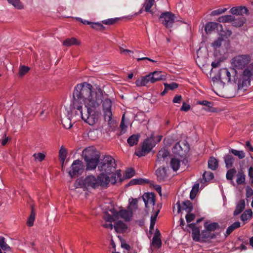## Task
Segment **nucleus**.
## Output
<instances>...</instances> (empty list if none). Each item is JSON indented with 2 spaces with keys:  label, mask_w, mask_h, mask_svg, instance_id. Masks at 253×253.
<instances>
[{
  "label": "nucleus",
  "mask_w": 253,
  "mask_h": 253,
  "mask_svg": "<svg viewBox=\"0 0 253 253\" xmlns=\"http://www.w3.org/2000/svg\"><path fill=\"white\" fill-rule=\"evenodd\" d=\"M226 8H219L216 10H214L211 12V15L215 16L221 14L226 11Z\"/></svg>",
  "instance_id": "nucleus-59"
},
{
  "label": "nucleus",
  "mask_w": 253,
  "mask_h": 253,
  "mask_svg": "<svg viewBox=\"0 0 253 253\" xmlns=\"http://www.w3.org/2000/svg\"><path fill=\"white\" fill-rule=\"evenodd\" d=\"M119 18H110L102 21V23L105 25H113L118 22Z\"/></svg>",
  "instance_id": "nucleus-56"
},
{
  "label": "nucleus",
  "mask_w": 253,
  "mask_h": 253,
  "mask_svg": "<svg viewBox=\"0 0 253 253\" xmlns=\"http://www.w3.org/2000/svg\"><path fill=\"white\" fill-rule=\"evenodd\" d=\"M121 170H117L115 173H113L111 176L112 181L111 182L114 184L116 182V179H121Z\"/></svg>",
  "instance_id": "nucleus-49"
},
{
  "label": "nucleus",
  "mask_w": 253,
  "mask_h": 253,
  "mask_svg": "<svg viewBox=\"0 0 253 253\" xmlns=\"http://www.w3.org/2000/svg\"><path fill=\"white\" fill-rule=\"evenodd\" d=\"M30 70V68L28 66H25L24 65H20L19 67V74L21 77L25 75Z\"/></svg>",
  "instance_id": "nucleus-50"
},
{
  "label": "nucleus",
  "mask_w": 253,
  "mask_h": 253,
  "mask_svg": "<svg viewBox=\"0 0 253 253\" xmlns=\"http://www.w3.org/2000/svg\"><path fill=\"white\" fill-rule=\"evenodd\" d=\"M241 223L239 221H237L229 226L226 231V235H228L231 234L235 229L240 227Z\"/></svg>",
  "instance_id": "nucleus-43"
},
{
  "label": "nucleus",
  "mask_w": 253,
  "mask_h": 253,
  "mask_svg": "<svg viewBox=\"0 0 253 253\" xmlns=\"http://www.w3.org/2000/svg\"><path fill=\"white\" fill-rule=\"evenodd\" d=\"M213 174L211 171H205L203 174V178L206 181H208L213 178Z\"/></svg>",
  "instance_id": "nucleus-52"
},
{
  "label": "nucleus",
  "mask_w": 253,
  "mask_h": 253,
  "mask_svg": "<svg viewBox=\"0 0 253 253\" xmlns=\"http://www.w3.org/2000/svg\"><path fill=\"white\" fill-rule=\"evenodd\" d=\"M215 237V235L211 233L207 229H205L202 231L201 233V241L200 242H205L207 240L213 239Z\"/></svg>",
  "instance_id": "nucleus-23"
},
{
  "label": "nucleus",
  "mask_w": 253,
  "mask_h": 253,
  "mask_svg": "<svg viewBox=\"0 0 253 253\" xmlns=\"http://www.w3.org/2000/svg\"><path fill=\"white\" fill-rule=\"evenodd\" d=\"M218 166V163L215 158L211 157L208 161V167L212 170H216Z\"/></svg>",
  "instance_id": "nucleus-33"
},
{
  "label": "nucleus",
  "mask_w": 253,
  "mask_h": 253,
  "mask_svg": "<svg viewBox=\"0 0 253 253\" xmlns=\"http://www.w3.org/2000/svg\"><path fill=\"white\" fill-rule=\"evenodd\" d=\"M155 145L153 138L150 137L144 141L141 150L135 152V154L139 157L144 156L146 153L150 152Z\"/></svg>",
  "instance_id": "nucleus-8"
},
{
  "label": "nucleus",
  "mask_w": 253,
  "mask_h": 253,
  "mask_svg": "<svg viewBox=\"0 0 253 253\" xmlns=\"http://www.w3.org/2000/svg\"><path fill=\"white\" fill-rule=\"evenodd\" d=\"M139 138V136L138 135L133 134L127 139V143L131 147L136 145L138 142Z\"/></svg>",
  "instance_id": "nucleus-35"
},
{
  "label": "nucleus",
  "mask_w": 253,
  "mask_h": 253,
  "mask_svg": "<svg viewBox=\"0 0 253 253\" xmlns=\"http://www.w3.org/2000/svg\"><path fill=\"white\" fill-rule=\"evenodd\" d=\"M0 248L4 251L9 252L11 251V248L5 242V238L0 237Z\"/></svg>",
  "instance_id": "nucleus-39"
},
{
  "label": "nucleus",
  "mask_w": 253,
  "mask_h": 253,
  "mask_svg": "<svg viewBox=\"0 0 253 253\" xmlns=\"http://www.w3.org/2000/svg\"><path fill=\"white\" fill-rule=\"evenodd\" d=\"M33 157L35 158L36 161L39 162H42L45 158V155L42 153H35L33 155Z\"/></svg>",
  "instance_id": "nucleus-55"
},
{
  "label": "nucleus",
  "mask_w": 253,
  "mask_h": 253,
  "mask_svg": "<svg viewBox=\"0 0 253 253\" xmlns=\"http://www.w3.org/2000/svg\"><path fill=\"white\" fill-rule=\"evenodd\" d=\"M229 152L234 156L238 157L239 159H242L246 156L245 152L243 150H237L234 149H229Z\"/></svg>",
  "instance_id": "nucleus-38"
},
{
  "label": "nucleus",
  "mask_w": 253,
  "mask_h": 253,
  "mask_svg": "<svg viewBox=\"0 0 253 253\" xmlns=\"http://www.w3.org/2000/svg\"><path fill=\"white\" fill-rule=\"evenodd\" d=\"M181 150V147L179 143H177L173 147L172 151L173 153L180 154V150Z\"/></svg>",
  "instance_id": "nucleus-64"
},
{
  "label": "nucleus",
  "mask_w": 253,
  "mask_h": 253,
  "mask_svg": "<svg viewBox=\"0 0 253 253\" xmlns=\"http://www.w3.org/2000/svg\"><path fill=\"white\" fill-rule=\"evenodd\" d=\"M225 167L227 169H230L233 167L234 158L231 155L227 154L223 157Z\"/></svg>",
  "instance_id": "nucleus-30"
},
{
  "label": "nucleus",
  "mask_w": 253,
  "mask_h": 253,
  "mask_svg": "<svg viewBox=\"0 0 253 253\" xmlns=\"http://www.w3.org/2000/svg\"><path fill=\"white\" fill-rule=\"evenodd\" d=\"M251 80H253V63L245 69L239 79L238 81L239 89L249 85Z\"/></svg>",
  "instance_id": "nucleus-4"
},
{
  "label": "nucleus",
  "mask_w": 253,
  "mask_h": 253,
  "mask_svg": "<svg viewBox=\"0 0 253 253\" xmlns=\"http://www.w3.org/2000/svg\"><path fill=\"white\" fill-rule=\"evenodd\" d=\"M103 115L105 121H107L109 124H111L112 119V101L110 99H105L102 100Z\"/></svg>",
  "instance_id": "nucleus-7"
},
{
  "label": "nucleus",
  "mask_w": 253,
  "mask_h": 253,
  "mask_svg": "<svg viewBox=\"0 0 253 253\" xmlns=\"http://www.w3.org/2000/svg\"><path fill=\"white\" fill-rule=\"evenodd\" d=\"M236 176V182L238 185H241L245 183L246 175L242 169L238 171Z\"/></svg>",
  "instance_id": "nucleus-32"
},
{
  "label": "nucleus",
  "mask_w": 253,
  "mask_h": 253,
  "mask_svg": "<svg viewBox=\"0 0 253 253\" xmlns=\"http://www.w3.org/2000/svg\"><path fill=\"white\" fill-rule=\"evenodd\" d=\"M8 2L11 4L14 7L18 9L23 8V5L20 0H7Z\"/></svg>",
  "instance_id": "nucleus-47"
},
{
  "label": "nucleus",
  "mask_w": 253,
  "mask_h": 253,
  "mask_svg": "<svg viewBox=\"0 0 253 253\" xmlns=\"http://www.w3.org/2000/svg\"><path fill=\"white\" fill-rule=\"evenodd\" d=\"M155 0H145V1L143 4L145 7V11L146 12L152 13L151 10V8L154 5Z\"/></svg>",
  "instance_id": "nucleus-44"
},
{
  "label": "nucleus",
  "mask_w": 253,
  "mask_h": 253,
  "mask_svg": "<svg viewBox=\"0 0 253 253\" xmlns=\"http://www.w3.org/2000/svg\"><path fill=\"white\" fill-rule=\"evenodd\" d=\"M230 12L233 15H243L244 14H248L249 10L246 7L240 6L232 7Z\"/></svg>",
  "instance_id": "nucleus-18"
},
{
  "label": "nucleus",
  "mask_w": 253,
  "mask_h": 253,
  "mask_svg": "<svg viewBox=\"0 0 253 253\" xmlns=\"http://www.w3.org/2000/svg\"><path fill=\"white\" fill-rule=\"evenodd\" d=\"M246 20V18L244 17H240L235 19V17L233 16V20L231 21V23L233 26L240 27L244 25Z\"/></svg>",
  "instance_id": "nucleus-31"
},
{
  "label": "nucleus",
  "mask_w": 253,
  "mask_h": 253,
  "mask_svg": "<svg viewBox=\"0 0 253 253\" xmlns=\"http://www.w3.org/2000/svg\"><path fill=\"white\" fill-rule=\"evenodd\" d=\"M151 83H154L157 81L163 80L165 76L162 75V72L160 71H155L150 73Z\"/></svg>",
  "instance_id": "nucleus-21"
},
{
  "label": "nucleus",
  "mask_w": 253,
  "mask_h": 253,
  "mask_svg": "<svg viewBox=\"0 0 253 253\" xmlns=\"http://www.w3.org/2000/svg\"><path fill=\"white\" fill-rule=\"evenodd\" d=\"M36 213L34 211L33 207L31 208V212L30 216L28 218L27 224L29 226H32L34 224V222L35 219Z\"/></svg>",
  "instance_id": "nucleus-45"
},
{
  "label": "nucleus",
  "mask_w": 253,
  "mask_h": 253,
  "mask_svg": "<svg viewBox=\"0 0 253 253\" xmlns=\"http://www.w3.org/2000/svg\"><path fill=\"white\" fill-rule=\"evenodd\" d=\"M83 155L84 160L86 163V169L87 170L94 169L97 166H98L100 157L93 148L89 147L85 149L83 152Z\"/></svg>",
  "instance_id": "nucleus-2"
},
{
  "label": "nucleus",
  "mask_w": 253,
  "mask_h": 253,
  "mask_svg": "<svg viewBox=\"0 0 253 253\" xmlns=\"http://www.w3.org/2000/svg\"><path fill=\"white\" fill-rule=\"evenodd\" d=\"M233 20V16L232 15H224L219 17L218 18L219 22L226 23L228 22H231Z\"/></svg>",
  "instance_id": "nucleus-48"
},
{
  "label": "nucleus",
  "mask_w": 253,
  "mask_h": 253,
  "mask_svg": "<svg viewBox=\"0 0 253 253\" xmlns=\"http://www.w3.org/2000/svg\"><path fill=\"white\" fill-rule=\"evenodd\" d=\"M67 155V151L66 149H65L63 146H61L59 151V157L62 164L64 163L65 159H66Z\"/></svg>",
  "instance_id": "nucleus-40"
},
{
  "label": "nucleus",
  "mask_w": 253,
  "mask_h": 253,
  "mask_svg": "<svg viewBox=\"0 0 253 253\" xmlns=\"http://www.w3.org/2000/svg\"><path fill=\"white\" fill-rule=\"evenodd\" d=\"M98 183L99 186L106 188L110 181V177L106 173L102 172L98 176Z\"/></svg>",
  "instance_id": "nucleus-16"
},
{
  "label": "nucleus",
  "mask_w": 253,
  "mask_h": 253,
  "mask_svg": "<svg viewBox=\"0 0 253 253\" xmlns=\"http://www.w3.org/2000/svg\"><path fill=\"white\" fill-rule=\"evenodd\" d=\"M150 76L148 74L137 80L135 84L137 86H145L148 83H151Z\"/></svg>",
  "instance_id": "nucleus-25"
},
{
  "label": "nucleus",
  "mask_w": 253,
  "mask_h": 253,
  "mask_svg": "<svg viewBox=\"0 0 253 253\" xmlns=\"http://www.w3.org/2000/svg\"><path fill=\"white\" fill-rule=\"evenodd\" d=\"M84 163L80 160H77L73 161L71 166V170L69 171V175L71 177L78 176L82 174L84 170Z\"/></svg>",
  "instance_id": "nucleus-9"
},
{
  "label": "nucleus",
  "mask_w": 253,
  "mask_h": 253,
  "mask_svg": "<svg viewBox=\"0 0 253 253\" xmlns=\"http://www.w3.org/2000/svg\"><path fill=\"white\" fill-rule=\"evenodd\" d=\"M152 245L160 248L162 246V241L160 238L155 235L152 239Z\"/></svg>",
  "instance_id": "nucleus-53"
},
{
  "label": "nucleus",
  "mask_w": 253,
  "mask_h": 253,
  "mask_svg": "<svg viewBox=\"0 0 253 253\" xmlns=\"http://www.w3.org/2000/svg\"><path fill=\"white\" fill-rule=\"evenodd\" d=\"M135 173V171L133 169H127L126 171L125 177L130 178L132 177Z\"/></svg>",
  "instance_id": "nucleus-61"
},
{
  "label": "nucleus",
  "mask_w": 253,
  "mask_h": 253,
  "mask_svg": "<svg viewBox=\"0 0 253 253\" xmlns=\"http://www.w3.org/2000/svg\"><path fill=\"white\" fill-rule=\"evenodd\" d=\"M103 218L106 221L110 222L114 221L117 219L113 216V214L112 215H111L109 213L105 214L103 216Z\"/></svg>",
  "instance_id": "nucleus-60"
},
{
  "label": "nucleus",
  "mask_w": 253,
  "mask_h": 253,
  "mask_svg": "<svg viewBox=\"0 0 253 253\" xmlns=\"http://www.w3.org/2000/svg\"><path fill=\"white\" fill-rule=\"evenodd\" d=\"M222 42L223 39L219 38L211 43V46L213 47L214 49H217L221 46Z\"/></svg>",
  "instance_id": "nucleus-58"
},
{
  "label": "nucleus",
  "mask_w": 253,
  "mask_h": 253,
  "mask_svg": "<svg viewBox=\"0 0 253 253\" xmlns=\"http://www.w3.org/2000/svg\"><path fill=\"white\" fill-rule=\"evenodd\" d=\"M236 172H237V171L235 169L230 168L227 171L226 175L227 179L231 180V182L233 185H235V184H234V181H233V179L234 175L236 173Z\"/></svg>",
  "instance_id": "nucleus-36"
},
{
  "label": "nucleus",
  "mask_w": 253,
  "mask_h": 253,
  "mask_svg": "<svg viewBox=\"0 0 253 253\" xmlns=\"http://www.w3.org/2000/svg\"><path fill=\"white\" fill-rule=\"evenodd\" d=\"M121 128V134H123L125 132L126 129V126L125 125V114L123 115L122 119V121L120 126Z\"/></svg>",
  "instance_id": "nucleus-63"
},
{
  "label": "nucleus",
  "mask_w": 253,
  "mask_h": 253,
  "mask_svg": "<svg viewBox=\"0 0 253 253\" xmlns=\"http://www.w3.org/2000/svg\"><path fill=\"white\" fill-rule=\"evenodd\" d=\"M169 155V152L165 149H162L159 151L157 155V164H161V162H164L165 159Z\"/></svg>",
  "instance_id": "nucleus-24"
},
{
  "label": "nucleus",
  "mask_w": 253,
  "mask_h": 253,
  "mask_svg": "<svg viewBox=\"0 0 253 253\" xmlns=\"http://www.w3.org/2000/svg\"><path fill=\"white\" fill-rule=\"evenodd\" d=\"M251 57L249 55H240L234 57L232 60L234 67L238 69H243L251 61Z\"/></svg>",
  "instance_id": "nucleus-6"
},
{
  "label": "nucleus",
  "mask_w": 253,
  "mask_h": 253,
  "mask_svg": "<svg viewBox=\"0 0 253 253\" xmlns=\"http://www.w3.org/2000/svg\"><path fill=\"white\" fill-rule=\"evenodd\" d=\"M82 119L90 126L94 125L98 120L97 110L89 111L87 110V113L82 115Z\"/></svg>",
  "instance_id": "nucleus-11"
},
{
  "label": "nucleus",
  "mask_w": 253,
  "mask_h": 253,
  "mask_svg": "<svg viewBox=\"0 0 253 253\" xmlns=\"http://www.w3.org/2000/svg\"><path fill=\"white\" fill-rule=\"evenodd\" d=\"M245 208V201L244 199L240 200L237 204L236 209L233 212L234 215L240 214Z\"/></svg>",
  "instance_id": "nucleus-26"
},
{
  "label": "nucleus",
  "mask_w": 253,
  "mask_h": 253,
  "mask_svg": "<svg viewBox=\"0 0 253 253\" xmlns=\"http://www.w3.org/2000/svg\"><path fill=\"white\" fill-rule=\"evenodd\" d=\"M204 227L205 229H207L211 232L214 231L219 228V226L216 222L208 224V222H206L204 223Z\"/></svg>",
  "instance_id": "nucleus-34"
},
{
  "label": "nucleus",
  "mask_w": 253,
  "mask_h": 253,
  "mask_svg": "<svg viewBox=\"0 0 253 253\" xmlns=\"http://www.w3.org/2000/svg\"><path fill=\"white\" fill-rule=\"evenodd\" d=\"M176 205L178 213L181 211H185L187 212H190L193 210V205L192 203L188 200L182 201L181 203L179 201H178Z\"/></svg>",
  "instance_id": "nucleus-14"
},
{
  "label": "nucleus",
  "mask_w": 253,
  "mask_h": 253,
  "mask_svg": "<svg viewBox=\"0 0 253 253\" xmlns=\"http://www.w3.org/2000/svg\"><path fill=\"white\" fill-rule=\"evenodd\" d=\"M142 198L146 208L154 206L155 199L154 194L150 193H144L142 196Z\"/></svg>",
  "instance_id": "nucleus-15"
},
{
  "label": "nucleus",
  "mask_w": 253,
  "mask_h": 253,
  "mask_svg": "<svg viewBox=\"0 0 253 253\" xmlns=\"http://www.w3.org/2000/svg\"><path fill=\"white\" fill-rule=\"evenodd\" d=\"M148 180L143 178H135L131 180L127 184V186L142 184L144 183H147Z\"/></svg>",
  "instance_id": "nucleus-41"
},
{
  "label": "nucleus",
  "mask_w": 253,
  "mask_h": 253,
  "mask_svg": "<svg viewBox=\"0 0 253 253\" xmlns=\"http://www.w3.org/2000/svg\"><path fill=\"white\" fill-rule=\"evenodd\" d=\"M73 107L75 109H76L79 111L81 117L83 115V106H82V98H77V97L74 96V91L73 92Z\"/></svg>",
  "instance_id": "nucleus-20"
},
{
  "label": "nucleus",
  "mask_w": 253,
  "mask_h": 253,
  "mask_svg": "<svg viewBox=\"0 0 253 253\" xmlns=\"http://www.w3.org/2000/svg\"><path fill=\"white\" fill-rule=\"evenodd\" d=\"M92 86L87 83L78 84L74 89V96L82 98L87 110H97L102 102L103 95L101 92L92 90Z\"/></svg>",
  "instance_id": "nucleus-1"
},
{
  "label": "nucleus",
  "mask_w": 253,
  "mask_h": 253,
  "mask_svg": "<svg viewBox=\"0 0 253 253\" xmlns=\"http://www.w3.org/2000/svg\"><path fill=\"white\" fill-rule=\"evenodd\" d=\"M74 187L75 188H85L84 179H77L74 183Z\"/></svg>",
  "instance_id": "nucleus-51"
},
{
  "label": "nucleus",
  "mask_w": 253,
  "mask_h": 253,
  "mask_svg": "<svg viewBox=\"0 0 253 253\" xmlns=\"http://www.w3.org/2000/svg\"><path fill=\"white\" fill-rule=\"evenodd\" d=\"M165 90H173L178 87V84L175 83H172L171 84H165Z\"/></svg>",
  "instance_id": "nucleus-57"
},
{
  "label": "nucleus",
  "mask_w": 253,
  "mask_h": 253,
  "mask_svg": "<svg viewBox=\"0 0 253 253\" xmlns=\"http://www.w3.org/2000/svg\"><path fill=\"white\" fill-rule=\"evenodd\" d=\"M195 218V215L194 213H192L190 212H187V214L185 216V218L186 222L187 223H190L192 221H193Z\"/></svg>",
  "instance_id": "nucleus-62"
},
{
  "label": "nucleus",
  "mask_w": 253,
  "mask_h": 253,
  "mask_svg": "<svg viewBox=\"0 0 253 253\" xmlns=\"http://www.w3.org/2000/svg\"><path fill=\"white\" fill-rule=\"evenodd\" d=\"M81 42L75 38H68L64 40L63 42V45L66 46H71L72 45H80Z\"/></svg>",
  "instance_id": "nucleus-27"
},
{
  "label": "nucleus",
  "mask_w": 253,
  "mask_h": 253,
  "mask_svg": "<svg viewBox=\"0 0 253 253\" xmlns=\"http://www.w3.org/2000/svg\"><path fill=\"white\" fill-rule=\"evenodd\" d=\"M218 26H220L221 27H222L221 25L219 24L216 22H209L206 24L205 27V31L207 34L210 33L212 31L217 28Z\"/></svg>",
  "instance_id": "nucleus-28"
},
{
  "label": "nucleus",
  "mask_w": 253,
  "mask_h": 253,
  "mask_svg": "<svg viewBox=\"0 0 253 253\" xmlns=\"http://www.w3.org/2000/svg\"><path fill=\"white\" fill-rule=\"evenodd\" d=\"M174 14L170 12L162 13L160 16V19L162 20V24L167 28H171L174 21Z\"/></svg>",
  "instance_id": "nucleus-12"
},
{
  "label": "nucleus",
  "mask_w": 253,
  "mask_h": 253,
  "mask_svg": "<svg viewBox=\"0 0 253 253\" xmlns=\"http://www.w3.org/2000/svg\"><path fill=\"white\" fill-rule=\"evenodd\" d=\"M85 188L96 189L99 187L98 179L95 176L90 175L84 178Z\"/></svg>",
  "instance_id": "nucleus-13"
},
{
  "label": "nucleus",
  "mask_w": 253,
  "mask_h": 253,
  "mask_svg": "<svg viewBox=\"0 0 253 253\" xmlns=\"http://www.w3.org/2000/svg\"><path fill=\"white\" fill-rule=\"evenodd\" d=\"M156 174L158 180L160 182L166 181L168 178V174L165 168L158 169L156 171Z\"/></svg>",
  "instance_id": "nucleus-19"
},
{
  "label": "nucleus",
  "mask_w": 253,
  "mask_h": 253,
  "mask_svg": "<svg viewBox=\"0 0 253 253\" xmlns=\"http://www.w3.org/2000/svg\"><path fill=\"white\" fill-rule=\"evenodd\" d=\"M90 27L92 28L97 30H102L105 28L104 26L101 23L99 22H91Z\"/></svg>",
  "instance_id": "nucleus-54"
},
{
  "label": "nucleus",
  "mask_w": 253,
  "mask_h": 253,
  "mask_svg": "<svg viewBox=\"0 0 253 253\" xmlns=\"http://www.w3.org/2000/svg\"><path fill=\"white\" fill-rule=\"evenodd\" d=\"M110 211L116 218L118 219L119 217H121L126 221H129L132 216V212L130 210L124 209L118 211L114 209H113L110 210Z\"/></svg>",
  "instance_id": "nucleus-10"
},
{
  "label": "nucleus",
  "mask_w": 253,
  "mask_h": 253,
  "mask_svg": "<svg viewBox=\"0 0 253 253\" xmlns=\"http://www.w3.org/2000/svg\"><path fill=\"white\" fill-rule=\"evenodd\" d=\"M170 167L174 171H176L180 167V162L176 158L171 159L170 163Z\"/></svg>",
  "instance_id": "nucleus-37"
},
{
  "label": "nucleus",
  "mask_w": 253,
  "mask_h": 253,
  "mask_svg": "<svg viewBox=\"0 0 253 253\" xmlns=\"http://www.w3.org/2000/svg\"><path fill=\"white\" fill-rule=\"evenodd\" d=\"M195 223L188 224V226L192 229V235L193 240L196 242L201 241V234L200 229L195 226Z\"/></svg>",
  "instance_id": "nucleus-17"
},
{
  "label": "nucleus",
  "mask_w": 253,
  "mask_h": 253,
  "mask_svg": "<svg viewBox=\"0 0 253 253\" xmlns=\"http://www.w3.org/2000/svg\"><path fill=\"white\" fill-rule=\"evenodd\" d=\"M253 214L252 211L251 209L246 210L241 215V220L245 221L251 218Z\"/></svg>",
  "instance_id": "nucleus-42"
},
{
  "label": "nucleus",
  "mask_w": 253,
  "mask_h": 253,
  "mask_svg": "<svg viewBox=\"0 0 253 253\" xmlns=\"http://www.w3.org/2000/svg\"><path fill=\"white\" fill-rule=\"evenodd\" d=\"M218 77L222 82H233L238 83L239 80L237 76V71L234 68H230L229 69L224 68L220 69L218 73Z\"/></svg>",
  "instance_id": "nucleus-3"
},
{
  "label": "nucleus",
  "mask_w": 253,
  "mask_h": 253,
  "mask_svg": "<svg viewBox=\"0 0 253 253\" xmlns=\"http://www.w3.org/2000/svg\"><path fill=\"white\" fill-rule=\"evenodd\" d=\"M115 166L114 159L111 156H107L98 163V169L99 171L108 174L115 169Z\"/></svg>",
  "instance_id": "nucleus-5"
},
{
  "label": "nucleus",
  "mask_w": 253,
  "mask_h": 253,
  "mask_svg": "<svg viewBox=\"0 0 253 253\" xmlns=\"http://www.w3.org/2000/svg\"><path fill=\"white\" fill-rule=\"evenodd\" d=\"M62 124L63 126L66 129H69L72 126V124L71 119L68 117H65L61 120Z\"/></svg>",
  "instance_id": "nucleus-46"
},
{
  "label": "nucleus",
  "mask_w": 253,
  "mask_h": 253,
  "mask_svg": "<svg viewBox=\"0 0 253 253\" xmlns=\"http://www.w3.org/2000/svg\"><path fill=\"white\" fill-rule=\"evenodd\" d=\"M116 232L123 233L127 229V226L121 221H118L115 223L114 226Z\"/></svg>",
  "instance_id": "nucleus-22"
},
{
  "label": "nucleus",
  "mask_w": 253,
  "mask_h": 253,
  "mask_svg": "<svg viewBox=\"0 0 253 253\" xmlns=\"http://www.w3.org/2000/svg\"><path fill=\"white\" fill-rule=\"evenodd\" d=\"M197 103L200 105L205 106L207 108H203L209 112H215V109L212 107L213 103L207 100L198 101Z\"/></svg>",
  "instance_id": "nucleus-29"
}]
</instances>
